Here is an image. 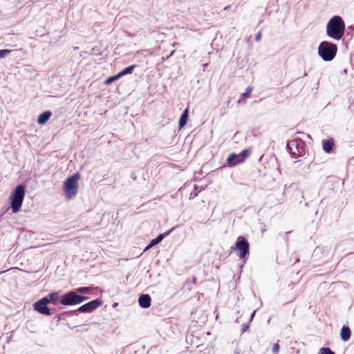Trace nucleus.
<instances>
[{
  "label": "nucleus",
  "mask_w": 354,
  "mask_h": 354,
  "mask_svg": "<svg viewBox=\"0 0 354 354\" xmlns=\"http://www.w3.org/2000/svg\"><path fill=\"white\" fill-rule=\"evenodd\" d=\"M344 30V22L339 16L333 17L326 25L327 35L335 40L342 39Z\"/></svg>",
  "instance_id": "obj_1"
},
{
  "label": "nucleus",
  "mask_w": 354,
  "mask_h": 354,
  "mask_svg": "<svg viewBox=\"0 0 354 354\" xmlns=\"http://www.w3.org/2000/svg\"><path fill=\"white\" fill-rule=\"evenodd\" d=\"M24 196V186L22 185H17L9 197L10 207L13 213H17L20 210Z\"/></svg>",
  "instance_id": "obj_2"
},
{
  "label": "nucleus",
  "mask_w": 354,
  "mask_h": 354,
  "mask_svg": "<svg viewBox=\"0 0 354 354\" xmlns=\"http://www.w3.org/2000/svg\"><path fill=\"white\" fill-rule=\"evenodd\" d=\"M80 178V174L75 173L67 178L64 181L63 189L67 198L71 199L77 194Z\"/></svg>",
  "instance_id": "obj_3"
},
{
  "label": "nucleus",
  "mask_w": 354,
  "mask_h": 354,
  "mask_svg": "<svg viewBox=\"0 0 354 354\" xmlns=\"http://www.w3.org/2000/svg\"><path fill=\"white\" fill-rule=\"evenodd\" d=\"M337 47L336 44L324 41L318 47L319 55L324 61H331L336 55Z\"/></svg>",
  "instance_id": "obj_4"
},
{
  "label": "nucleus",
  "mask_w": 354,
  "mask_h": 354,
  "mask_svg": "<svg viewBox=\"0 0 354 354\" xmlns=\"http://www.w3.org/2000/svg\"><path fill=\"white\" fill-rule=\"evenodd\" d=\"M234 250L237 251L240 259H245L249 254L250 244L244 237L239 236Z\"/></svg>",
  "instance_id": "obj_5"
},
{
  "label": "nucleus",
  "mask_w": 354,
  "mask_h": 354,
  "mask_svg": "<svg viewBox=\"0 0 354 354\" xmlns=\"http://www.w3.org/2000/svg\"><path fill=\"white\" fill-rule=\"evenodd\" d=\"M250 154V151L249 149H245L239 154L231 153L227 159V165L230 167H234L238 164L242 163L248 158Z\"/></svg>",
  "instance_id": "obj_6"
},
{
  "label": "nucleus",
  "mask_w": 354,
  "mask_h": 354,
  "mask_svg": "<svg viewBox=\"0 0 354 354\" xmlns=\"http://www.w3.org/2000/svg\"><path fill=\"white\" fill-rule=\"evenodd\" d=\"M288 148L295 158L301 156L304 153V144L299 140H292L288 144Z\"/></svg>",
  "instance_id": "obj_7"
},
{
  "label": "nucleus",
  "mask_w": 354,
  "mask_h": 354,
  "mask_svg": "<svg viewBox=\"0 0 354 354\" xmlns=\"http://www.w3.org/2000/svg\"><path fill=\"white\" fill-rule=\"evenodd\" d=\"M48 301L46 298H42L33 304V309L41 315H50V310L47 306Z\"/></svg>",
  "instance_id": "obj_8"
},
{
  "label": "nucleus",
  "mask_w": 354,
  "mask_h": 354,
  "mask_svg": "<svg viewBox=\"0 0 354 354\" xmlns=\"http://www.w3.org/2000/svg\"><path fill=\"white\" fill-rule=\"evenodd\" d=\"M59 302L64 306H73L77 304L76 292L74 291L66 292L61 297Z\"/></svg>",
  "instance_id": "obj_9"
},
{
  "label": "nucleus",
  "mask_w": 354,
  "mask_h": 354,
  "mask_svg": "<svg viewBox=\"0 0 354 354\" xmlns=\"http://www.w3.org/2000/svg\"><path fill=\"white\" fill-rule=\"evenodd\" d=\"M102 304V301L100 299L92 300L91 301L86 303L81 306L77 311L80 313H91Z\"/></svg>",
  "instance_id": "obj_10"
},
{
  "label": "nucleus",
  "mask_w": 354,
  "mask_h": 354,
  "mask_svg": "<svg viewBox=\"0 0 354 354\" xmlns=\"http://www.w3.org/2000/svg\"><path fill=\"white\" fill-rule=\"evenodd\" d=\"M151 297L149 295H142L138 299L139 305L143 308H147L151 306Z\"/></svg>",
  "instance_id": "obj_11"
},
{
  "label": "nucleus",
  "mask_w": 354,
  "mask_h": 354,
  "mask_svg": "<svg viewBox=\"0 0 354 354\" xmlns=\"http://www.w3.org/2000/svg\"><path fill=\"white\" fill-rule=\"evenodd\" d=\"M335 146V142L333 138L322 140V147L325 152L330 153Z\"/></svg>",
  "instance_id": "obj_12"
},
{
  "label": "nucleus",
  "mask_w": 354,
  "mask_h": 354,
  "mask_svg": "<svg viewBox=\"0 0 354 354\" xmlns=\"http://www.w3.org/2000/svg\"><path fill=\"white\" fill-rule=\"evenodd\" d=\"M351 331L350 328L348 326H343L340 332L341 339L343 341L346 342L351 338Z\"/></svg>",
  "instance_id": "obj_13"
},
{
  "label": "nucleus",
  "mask_w": 354,
  "mask_h": 354,
  "mask_svg": "<svg viewBox=\"0 0 354 354\" xmlns=\"http://www.w3.org/2000/svg\"><path fill=\"white\" fill-rule=\"evenodd\" d=\"M169 234V231L166 232V233H165V234H160L156 239L151 240L150 243L145 249V251H147L149 249H150L151 247L158 244Z\"/></svg>",
  "instance_id": "obj_14"
},
{
  "label": "nucleus",
  "mask_w": 354,
  "mask_h": 354,
  "mask_svg": "<svg viewBox=\"0 0 354 354\" xmlns=\"http://www.w3.org/2000/svg\"><path fill=\"white\" fill-rule=\"evenodd\" d=\"M52 113L50 111H46L41 113L37 119L39 124L43 125L50 119Z\"/></svg>",
  "instance_id": "obj_15"
},
{
  "label": "nucleus",
  "mask_w": 354,
  "mask_h": 354,
  "mask_svg": "<svg viewBox=\"0 0 354 354\" xmlns=\"http://www.w3.org/2000/svg\"><path fill=\"white\" fill-rule=\"evenodd\" d=\"M188 113H189V109H188V108H187L184 110L182 115H180V120L178 122V127L180 129H181L186 125V124L187 122V120H188Z\"/></svg>",
  "instance_id": "obj_16"
},
{
  "label": "nucleus",
  "mask_w": 354,
  "mask_h": 354,
  "mask_svg": "<svg viewBox=\"0 0 354 354\" xmlns=\"http://www.w3.org/2000/svg\"><path fill=\"white\" fill-rule=\"evenodd\" d=\"M44 298L47 299L48 304L52 303L53 304L55 305L57 304V302L59 300V293L57 292H52L48 294Z\"/></svg>",
  "instance_id": "obj_17"
},
{
  "label": "nucleus",
  "mask_w": 354,
  "mask_h": 354,
  "mask_svg": "<svg viewBox=\"0 0 354 354\" xmlns=\"http://www.w3.org/2000/svg\"><path fill=\"white\" fill-rule=\"evenodd\" d=\"M252 91V87L248 86L244 93L241 94V98L239 100L238 102L241 103L245 102L247 98H248L250 95L251 92Z\"/></svg>",
  "instance_id": "obj_18"
},
{
  "label": "nucleus",
  "mask_w": 354,
  "mask_h": 354,
  "mask_svg": "<svg viewBox=\"0 0 354 354\" xmlns=\"http://www.w3.org/2000/svg\"><path fill=\"white\" fill-rule=\"evenodd\" d=\"M136 67V65H131L124 69H123L122 71H121L118 74V75L120 77L123 76V75H127V74H131L132 73L133 69Z\"/></svg>",
  "instance_id": "obj_19"
},
{
  "label": "nucleus",
  "mask_w": 354,
  "mask_h": 354,
  "mask_svg": "<svg viewBox=\"0 0 354 354\" xmlns=\"http://www.w3.org/2000/svg\"><path fill=\"white\" fill-rule=\"evenodd\" d=\"M91 288V287H80L75 290V292L80 294H86L90 292Z\"/></svg>",
  "instance_id": "obj_20"
},
{
  "label": "nucleus",
  "mask_w": 354,
  "mask_h": 354,
  "mask_svg": "<svg viewBox=\"0 0 354 354\" xmlns=\"http://www.w3.org/2000/svg\"><path fill=\"white\" fill-rule=\"evenodd\" d=\"M120 78V76L118 75V74L114 75V76H112V77H109L108 79H106L104 82L105 84H111V82L117 80L118 79Z\"/></svg>",
  "instance_id": "obj_21"
},
{
  "label": "nucleus",
  "mask_w": 354,
  "mask_h": 354,
  "mask_svg": "<svg viewBox=\"0 0 354 354\" xmlns=\"http://www.w3.org/2000/svg\"><path fill=\"white\" fill-rule=\"evenodd\" d=\"M319 354H335L329 348H322L319 349Z\"/></svg>",
  "instance_id": "obj_22"
},
{
  "label": "nucleus",
  "mask_w": 354,
  "mask_h": 354,
  "mask_svg": "<svg viewBox=\"0 0 354 354\" xmlns=\"http://www.w3.org/2000/svg\"><path fill=\"white\" fill-rule=\"evenodd\" d=\"M279 348H280V346L279 344V343H275L273 346H272V351L274 354H278L279 351Z\"/></svg>",
  "instance_id": "obj_23"
},
{
  "label": "nucleus",
  "mask_w": 354,
  "mask_h": 354,
  "mask_svg": "<svg viewBox=\"0 0 354 354\" xmlns=\"http://www.w3.org/2000/svg\"><path fill=\"white\" fill-rule=\"evenodd\" d=\"M87 299H88L87 297L79 295L77 294V304H79L82 303V301H86Z\"/></svg>",
  "instance_id": "obj_24"
},
{
  "label": "nucleus",
  "mask_w": 354,
  "mask_h": 354,
  "mask_svg": "<svg viewBox=\"0 0 354 354\" xmlns=\"http://www.w3.org/2000/svg\"><path fill=\"white\" fill-rule=\"evenodd\" d=\"M10 50L3 49L0 50V59L4 57L7 54L10 53Z\"/></svg>",
  "instance_id": "obj_25"
},
{
  "label": "nucleus",
  "mask_w": 354,
  "mask_h": 354,
  "mask_svg": "<svg viewBox=\"0 0 354 354\" xmlns=\"http://www.w3.org/2000/svg\"><path fill=\"white\" fill-rule=\"evenodd\" d=\"M249 328V325L248 324H243L241 325V332L242 333L245 332Z\"/></svg>",
  "instance_id": "obj_26"
},
{
  "label": "nucleus",
  "mask_w": 354,
  "mask_h": 354,
  "mask_svg": "<svg viewBox=\"0 0 354 354\" xmlns=\"http://www.w3.org/2000/svg\"><path fill=\"white\" fill-rule=\"evenodd\" d=\"M261 38V32H259L255 37V41H260Z\"/></svg>",
  "instance_id": "obj_27"
},
{
  "label": "nucleus",
  "mask_w": 354,
  "mask_h": 354,
  "mask_svg": "<svg viewBox=\"0 0 354 354\" xmlns=\"http://www.w3.org/2000/svg\"><path fill=\"white\" fill-rule=\"evenodd\" d=\"M8 270H3V271H0V274H2V273H4V272H7V271H8Z\"/></svg>",
  "instance_id": "obj_28"
},
{
  "label": "nucleus",
  "mask_w": 354,
  "mask_h": 354,
  "mask_svg": "<svg viewBox=\"0 0 354 354\" xmlns=\"http://www.w3.org/2000/svg\"><path fill=\"white\" fill-rule=\"evenodd\" d=\"M229 6H227L224 8L225 10H226L227 9H228Z\"/></svg>",
  "instance_id": "obj_29"
}]
</instances>
